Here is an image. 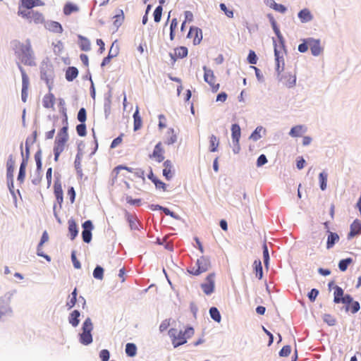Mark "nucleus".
Returning a JSON list of instances; mask_svg holds the SVG:
<instances>
[{
    "mask_svg": "<svg viewBox=\"0 0 361 361\" xmlns=\"http://www.w3.org/2000/svg\"><path fill=\"white\" fill-rule=\"evenodd\" d=\"M68 117L66 113L64 112V117L63 118V127L57 133L54 141V154L55 161L59 160L60 154L64 151L66 148V143L68 140Z\"/></svg>",
    "mask_w": 361,
    "mask_h": 361,
    "instance_id": "nucleus-1",
    "label": "nucleus"
},
{
    "mask_svg": "<svg viewBox=\"0 0 361 361\" xmlns=\"http://www.w3.org/2000/svg\"><path fill=\"white\" fill-rule=\"evenodd\" d=\"M194 332L192 327H188L184 331H178L177 329L172 328L169 331V334L171 338L173 345L176 348L185 344L187 339L193 336Z\"/></svg>",
    "mask_w": 361,
    "mask_h": 361,
    "instance_id": "nucleus-2",
    "label": "nucleus"
},
{
    "mask_svg": "<svg viewBox=\"0 0 361 361\" xmlns=\"http://www.w3.org/2000/svg\"><path fill=\"white\" fill-rule=\"evenodd\" d=\"M18 57L25 65L32 66L35 64L33 51L30 41L28 39L26 44L18 43L17 47Z\"/></svg>",
    "mask_w": 361,
    "mask_h": 361,
    "instance_id": "nucleus-3",
    "label": "nucleus"
},
{
    "mask_svg": "<svg viewBox=\"0 0 361 361\" xmlns=\"http://www.w3.org/2000/svg\"><path fill=\"white\" fill-rule=\"evenodd\" d=\"M209 259L202 256L198 259L194 266H192L188 271L192 275H200L204 272H206L210 267Z\"/></svg>",
    "mask_w": 361,
    "mask_h": 361,
    "instance_id": "nucleus-4",
    "label": "nucleus"
},
{
    "mask_svg": "<svg viewBox=\"0 0 361 361\" xmlns=\"http://www.w3.org/2000/svg\"><path fill=\"white\" fill-rule=\"evenodd\" d=\"M11 295L9 292H6L0 288V318L11 312L9 307Z\"/></svg>",
    "mask_w": 361,
    "mask_h": 361,
    "instance_id": "nucleus-5",
    "label": "nucleus"
},
{
    "mask_svg": "<svg viewBox=\"0 0 361 361\" xmlns=\"http://www.w3.org/2000/svg\"><path fill=\"white\" fill-rule=\"evenodd\" d=\"M18 14L23 18L29 20L30 23L35 24H42L44 22V18L42 13L35 11H19Z\"/></svg>",
    "mask_w": 361,
    "mask_h": 361,
    "instance_id": "nucleus-6",
    "label": "nucleus"
},
{
    "mask_svg": "<svg viewBox=\"0 0 361 361\" xmlns=\"http://www.w3.org/2000/svg\"><path fill=\"white\" fill-rule=\"evenodd\" d=\"M204 70V80L206 82H207L211 88L212 92H216L219 89V84L216 81V77L214 76L213 71L207 68L206 66L203 67Z\"/></svg>",
    "mask_w": 361,
    "mask_h": 361,
    "instance_id": "nucleus-7",
    "label": "nucleus"
},
{
    "mask_svg": "<svg viewBox=\"0 0 361 361\" xmlns=\"http://www.w3.org/2000/svg\"><path fill=\"white\" fill-rule=\"evenodd\" d=\"M164 149L161 142H159L153 149L152 154H149V158L157 163H161L164 160Z\"/></svg>",
    "mask_w": 361,
    "mask_h": 361,
    "instance_id": "nucleus-8",
    "label": "nucleus"
},
{
    "mask_svg": "<svg viewBox=\"0 0 361 361\" xmlns=\"http://www.w3.org/2000/svg\"><path fill=\"white\" fill-rule=\"evenodd\" d=\"M187 37L192 39L194 45L199 44L202 39V32L201 29L197 27H191L188 33Z\"/></svg>",
    "mask_w": 361,
    "mask_h": 361,
    "instance_id": "nucleus-9",
    "label": "nucleus"
},
{
    "mask_svg": "<svg viewBox=\"0 0 361 361\" xmlns=\"http://www.w3.org/2000/svg\"><path fill=\"white\" fill-rule=\"evenodd\" d=\"M82 240L85 243H89L92 240V230L93 229V225L92 221L90 220L85 221L82 224Z\"/></svg>",
    "mask_w": 361,
    "mask_h": 361,
    "instance_id": "nucleus-10",
    "label": "nucleus"
},
{
    "mask_svg": "<svg viewBox=\"0 0 361 361\" xmlns=\"http://www.w3.org/2000/svg\"><path fill=\"white\" fill-rule=\"evenodd\" d=\"M203 292L209 295L214 292V274H209L205 280V282L201 285Z\"/></svg>",
    "mask_w": 361,
    "mask_h": 361,
    "instance_id": "nucleus-11",
    "label": "nucleus"
},
{
    "mask_svg": "<svg viewBox=\"0 0 361 361\" xmlns=\"http://www.w3.org/2000/svg\"><path fill=\"white\" fill-rule=\"evenodd\" d=\"M20 70L22 75V94L21 97L23 102L27 101V90L29 87V78L27 75L25 70L20 66Z\"/></svg>",
    "mask_w": 361,
    "mask_h": 361,
    "instance_id": "nucleus-12",
    "label": "nucleus"
},
{
    "mask_svg": "<svg viewBox=\"0 0 361 361\" xmlns=\"http://www.w3.org/2000/svg\"><path fill=\"white\" fill-rule=\"evenodd\" d=\"M307 42L310 48L311 52L314 56H319L323 51L319 39L314 38H307Z\"/></svg>",
    "mask_w": 361,
    "mask_h": 361,
    "instance_id": "nucleus-13",
    "label": "nucleus"
},
{
    "mask_svg": "<svg viewBox=\"0 0 361 361\" xmlns=\"http://www.w3.org/2000/svg\"><path fill=\"white\" fill-rule=\"evenodd\" d=\"M164 169H163V176L167 180H170L175 174V170L173 169V165L170 160H166L164 162Z\"/></svg>",
    "mask_w": 361,
    "mask_h": 361,
    "instance_id": "nucleus-14",
    "label": "nucleus"
},
{
    "mask_svg": "<svg viewBox=\"0 0 361 361\" xmlns=\"http://www.w3.org/2000/svg\"><path fill=\"white\" fill-rule=\"evenodd\" d=\"M350 231L348 235V238L350 239L354 236L361 233V223L358 219H355L350 225Z\"/></svg>",
    "mask_w": 361,
    "mask_h": 361,
    "instance_id": "nucleus-15",
    "label": "nucleus"
},
{
    "mask_svg": "<svg viewBox=\"0 0 361 361\" xmlns=\"http://www.w3.org/2000/svg\"><path fill=\"white\" fill-rule=\"evenodd\" d=\"M178 135L173 128H169L165 135L164 143L171 145L177 142Z\"/></svg>",
    "mask_w": 361,
    "mask_h": 361,
    "instance_id": "nucleus-16",
    "label": "nucleus"
},
{
    "mask_svg": "<svg viewBox=\"0 0 361 361\" xmlns=\"http://www.w3.org/2000/svg\"><path fill=\"white\" fill-rule=\"evenodd\" d=\"M56 98L53 93L49 92L45 94L42 99V105L45 109H54Z\"/></svg>",
    "mask_w": 361,
    "mask_h": 361,
    "instance_id": "nucleus-17",
    "label": "nucleus"
},
{
    "mask_svg": "<svg viewBox=\"0 0 361 361\" xmlns=\"http://www.w3.org/2000/svg\"><path fill=\"white\" fill-rule=\"evenodd\" d=\"M22 6L26 8L25 11H31L30 9L35 6H42L44 3L41 0H21Z\"/></svg>",
    "mask_w": 361,
    "mask_h": 361,
    "instance_id": "nucleus-18",
    "label": "nucleus"
},
{
    "mask_svg": "<svg viewBox=\"0 0 361 361\" xmlns=\"http://www.w3.org/2000/svg\"><path fill=\"white\" fill-rule=\"evenodd\" d=\"M54 195L56 198L57 202L61 204L63 202V190L61 184L59 180L55 181L54 185Z\"/></svg>",
    "mask_w": 361,
    "mask_h": 361,
    "instance_id": "nucleus-19",
    "label": "nucleus"
},
{
    "mask_svg": "<svg viewBox=\"0 0 361 361\" xmlns=\"http://www.w3.org/2000/svg\"><path fill=\"white\" fill-rule=\"evenodd\" d=\"M47 29L50 32L61 34L63 31L61 25L56 21H50L47 25Z\"/></svg>",
    "mask_w": 361,
    "mask_h": 361,
    "instance_id": "nucleus-20",
    "label": "nucleus"
},
{
    "mask_svg": "<svg viewBox=\"0 0 361 361\" xmlns=\"http://www.w3.org/2000/svg\"><path fill=\"white\" fill-rule=\"evenodd\" d=\"M241 131L238 124H233L231 126V137L233 142H239Z\"/></svg>",
    "mask_w": 361,
    "mask_h": 361,
    "instance_id": "nucleus-21",
    "label": "nucleus"
},
{
    "mask_svg": "<svg viewBox=\"0 0 361 361\" xmlns=\"http://www.w3.org/2000/svg\"><path fill=\"white\" fill-rule=\"evenodd\" d=\"M133 120H134L133 129L135 131H137V130H140L142 126V118L140 116L139 109L137 107L136 108V110L133 114Z\"/></svg>",
    "mask_w": 361,
    "mask_h": 361,
    "instance_id": "nucleus-22",
    "label": "nucleus"
},
{
    "mask_svg": "<svg viewBox=\"0 0 361 361\" xmlns=\"http://www.w3.org/2000/svg\"><path fill=\"white\" fill-rule=\"evenodd\" d=\"M253 269L255 273V276L258 279H262L263 277V271L262 262L259 259H256L253 262Z\"/></svg>",
    "mask_w": 361,
    "mask_h": 361,
    "instance_id": "nucleus-23",
    "label": "nucleus"
},
{
    "mask_svg": "<svg viewBox=\"0 0 361 361\" xmlns=\"http://www.w3.org/2000/svg\"><path fill=\"white\" fill-rule=\"evenodd\" d=\"M68 231L71 235V239L73 240L77 236L78 233L77 224L73 219L68 220Z\"/></svg>",
    "mask_w": 361,
    "mask_h": 361,
    "instance_id": "nucleus-24",
    "label": "nucleus"
},
{
    "mask_svg": "<svg viewBox=\"0 0 361 361\" xmlns=\"http://www.w3.org/2000/svg\"><path fill=\"white\" fill-rule=\"evenodd\" d=\"M78 6L76 4H74L71 2L66 3L63 7V13L66 16H69L72 13L78 12Z\"/></svg>",
    "mask_w": 361,
    "mask_h": 361,
    "instance_id": "nucleus-25",
    "label": "nucleus"
},
{
    "mask_svg": "<svg viewBox=\"0 0 361 361\" xmlns=\"http://www.w3.org/2000/svg\"><path fill=\"white\" fill-rule=\"evenodd\" d=\"M298 18L302 23H307L312 20V16L308 9L305 8L299 12Z\"/></svg>",
    "mask_w": 361,
    "mask_h": 361,
    "instance_id": "nucleus-26",
    "label": "nucleus"
},
{
    "mask_svg": "<svg viewBox=\"0 0 361 361\" xmlns=\"http://www.w3.org/2000/svg\"><path fill=\"white\" fill-rule=\"evenodd\" d=\"M339 240V236L336 233L330 232L328 238H327V243H326V247L327 249L331 248L336 243H337Z\"/></svg>",
    "mask_w": 361,
    "mask_h": 361,
    "instance_id": "nucleus-27",
    "label": "nucleus"
},
{
    "mask_svg": "<svg viewBox=\"0 0 361 361\" xmlns=\"http://www.w3.org/2000/svg\"><path fill=\"white\" fill-rule=\"evenodd\" d=\"M78 75V71L75 67H68L66 71V78L68 81H73Z\"/></svg>",
    "mask_w": 361,
    "mask_h": 361,
    "instance_id": "nucleus-28",
    "label": "nucleus"
},
{
    "mask_svg": "<svg viewBox=\"0 0 361 361\" xmlns=\"http://www.w3.org/2000/svg\"><path fill=\"white\" fill-rule=\"evenodd\" d=\"M219 145V140L216 135H212L209 137V151L212 152H216L218 150Z\"/></svg>",
    "mask_w": 361,
    "mask_h": 361,
    "instance_id": "nucleus-29",
    "label": "nucleus"
},
{
    "mask_svg": "<svg viewBox=\"0 0 361 361\" xmlns=\"http://www.w3.org/2000/svg\"><path fill=\"white\" fill-rule=\"evenodd\" d=\"M305 131V128L302 125L293 127L289 133L292 137H300Z\"/></svg>",
    "mask_w": 361,
    "mask_h": 361,
    "instance_id": "nucleus-30",
    "label": "nucleus"
},
{
    "mask_svg": "<svg viewBox=\"0 0 361 361\" xmlns=\"http://www.w3.org/2000/svg\"><path fill=\"white\" fill-rule=\"evenodd\" d=\"M188 55V49L185 47H179L174 49L173 57L183 59Z\"/></svg>",
    "mask_w": 361,
    "mask_h": 361,
    "instance_id": "nucleus-31",
    "label": "nucleus"
},
{
    "mask_svg": "<svg viewBox=\"0 0 361 361\" xmlns=\"http://www.w3.org/2000/svg\"><path fill=\"white\" fill-rule=\"evenodd\" d=\"M115 19L114 21V25L117 29L118 28L124 21V13L123 10H118L117 14L114 17Z\"/></svg>",
    "mask_w": 361,
    "mask_h": 361,
    "instance_id": "nucleus-32",
    "label": "nucleus"
},
{
    "mask_svg": "<svg viewBox=\"0 0 361 361\" xmlns=\"http://www.w3.org/2000/svg\"><path fill=\"white\" fill-rule=\"evenodd\" d=\"M334 302L337 304L340 303L341 300V299L344 295L343 290L341 287L336 286L334 287Z\"/></svg>",
    "mask_w": 361,
    "mask_h": 361,
    "instance_id": "nucleus-33",
    "label": "nucleus"
},
{
    "mask_svg": "<svg viewBox=\"0 0 361 361\" xmlns=\"http://www.w3.org/2000/svg\"><path fill=\"white\" fill-rule=\"evenodd\" d=\"M80 341L84 345H88L92 342L91 333L82 331L80 335Z\"/></svg>",
    "mask_w": 361,
    "mask_h": 361,
    "instance_id": "nucleus-34",
    "label": "nucleus"
},
{
    "mask_svg": "<svg viewBox=\"0 0 361 361\" xmlns=\"http://www.w3.org/2000/svg\"><path fill=\"white\" fill-rule=\"evenodd\" d=\"M80 49L85 51H88L91 49V44L88 39L86 37H80Z\"/></svg>",
    "mask_w": 361,
    "mask_h": 361,
    "instance_id": "nucleus-35",
    "label": "nucleus"
},
{
    "mask_svg": "<svg viewBox=\"0 0 361 361\" xmlns=\"http://www.w3.org/2000/svg\"><path fill=\"white\" fill-rule=\"evenodd\" d=\"M80 312L78 310L73 311L69 317V322L73 326H77L79 324Z\"/></svg>",
    "mask_w": 361,
    "mask_h": 361,
    "instance_id": "nucleus-36",
    "label": "nucleus"
},
{
    "mask_svg": "<svg viewBox=\"0 0 361 361\" xmlns=\"http://www.w3.org/2000/svg\"><path fill=\"white\" fill-rule=\"evenodd\" d=\"M13 171H14V161L12 160L11 158L8 159L7 161V178L11 179V181L13 180Z\"/></svg>",
    "mask_w": 361,
    "mask_h": 361,
    "instance_id": "nucleus-37",
    "label": "nucleus"
},
{
    "mask_svg": "<svg viewBox=\"0 0 361 361\" xmlns=\"http://www.w3.org/2000/svg\"><path fill=\"white\" fill-rule=\"evenodd\" d=\"M328 174L325 172H322L319 175V180L320 184V188L322 190H324L326 188Z\"/></svg>",
    "mask_w": 361,
    "mask_h": 361,
    "instance_id": "nucleus-38",
    "label": "nucleus"
},
{
    "mask_svg": "<svg viewBox=\"0 0 361 361\" xmlns=\"http://www.w3.org/2000/svg\"><path fill=\"white\" fill-rule=\"evenodd\" d=\"M126 353L130 356L133 357L137 353V347L134 343H128L126 345Z\"/></svg>",
    "mask_w": 361,
    "mask_h": 361,
    "instance_id": "nucleus-39",
    "label": "nucleus"
},
{
    "mask_svg": "<svg viewBox=\"0 0 361 361\" xmlns=\"http://www.w3.org/2000/svg\"><path fill=\"white\" fill-rule=\"evenodd\" d=\"M209 314L211 317L216 322H219L221 321V314L216 307H212L209 310Z\"/></svg>",
    "mask_w": 361,
    "mask_h": 361,
    "instance_id": "nucleus-40",
    "label": "nucleus"
},
{
    "mask_svg": "<svg viewBox=\"0 0 361 361\" xmlns=\"http://www.w3.org/2000/svg\"><path fill=\"white\" fill-rule=\"evenodd\" d=\"M25 167H26V164L23 161L20 164L19 173H18V180L20 181V183L23 182L25 177Z\"/></svg>",
    "mask_w": 361,
    "mask_h": 361,
    "instance_id": "nucleus-41",
    "label": "nucleus"
},
{
    "mask_svg": "<svg viewBox=\"0 0 361 361\" xmlns=\"http://www.w3.org/2000/svg\"><path fill=\"white\" fill-rule=\"evenodd\" d=\"M353 262V259L351 258H347L345 259H342L339 262L338 267L341 271H345L348 266Z\"/></svg>",
    "mask_w": 361,
    "mask_h": 361,
    "instance_id": "nucleus-42",
    "label": "nucleus"
},
{
    "mask_svg": "<svg viewBox=\"0 0 361 361\" xmlns=\"http://www.w3.org/2000/svg\"><path fill=\"white\" fill-rule=\"evenodd\" d=\"M93 329L92 321L90 318H87L82 325V331L91 333Z\"/></svg>",
    "mask_w": 361,
    "mask_h": 361,
    "instance_id": "nucleus-43",
    "label": "nucleus"
},
{
    "mask_svg": "<svg viewBox=\"0 0 361 361\" xmlns=\"http://www.w3.org/2000/svg\"><path fill=\"white\" fill-rule=\"evenodd\" d=\"M93 276L97 279L102 280L104 277V269L100 266L96 267L93 271Z\"/></svg>",
    "mask_w": 361,
    "mask_h": 361,
    "instance_id": "nucleus-44",
    "label": "nucleus"
},
{
    "mask_svg": "<svg viewBox=\"0 0 361 361\" xmlns=\"http://www.w3.org/2000/svg\"><path fill=\"white\" fill-rule=\"evenodd\" d=\"M351 303H352V305L350 307V305L345 307V310L346 311L350 310L353 314H355L359 311L360 306L359 302L357 301L352 302Z\"/></svg>",
    "mask_w": 361,
    "mask_h": 361,
    "instance_id": "nucleus-45",
    "label": "nucleus"
},
{
    "mask_svg": "<svg viewBox=\"0 0 361 361\" xmlns=\"http://www.w3.org/2000/svg\"><path fill=\"white\" fill-rule=\"evenodd\" d=\"M113 47H114V44H112V46L109 50L108 56L104 58V59L102 62L101 66L103 67V66L109 64L111 61V59L117 55V51L115 52L114 55H111V52L112 51Z\"/></svg>",
    "mask_w": 361,
    "mask_h": 361,
    "instance_id": "nucleus-46",
    "label": "nucleus"
},
{
    "mask_svg": "<svg viewBox=\"0 0 361 361\" xmlns=\"http://www.w3.org/2000/svg\"><path fill=\"white\" fill-rule=\"evenodd\" d=\"M76 131L79 136L84 137L86 135V126L84 123H82L76 126Z\"/></svg>",
    "mask_w": 361,
    "mask_h": 361,
    "instance_id": "nucleus-47",
    "label": "nucleus"
},
{
    "mask_svg": "<svg viewBox=\"0 0 361 361\" xmlns=\"http://www.w3.org/2000/svg\"><path fill=\"white\" fill-rule=\"evenodd\" d=\"M162 6H159L156 8L154 11V20L156 23H159L161 20V13H162Z\"/></svg>",
    "mask_w": 361,
    "mask_h": 361,
    "instance_id": "nucleus-48",
    "label": "nucleus"
},
{
    "mask_svg": "<svg viewBox=\"0 0 361 361\" xmlns=\"http://www.w3.org/2000/svg\"><path fill=\"white\" fill-rule=\"evenodd\" d=\"M263 248V257H264V263L265 266H267L269 260V255L268 252V247L266 243H264L262 245Z\"/></svg>",
    "mask_w": 361,
    "mask_h": 361,
    "instance_id": "nucleus-49",
    "label": "nucleus"
},
{
    "mask_svg": "<svg viewBox=\"0 0 361 361\" xmlns=\"http://www.w3.org/2000/svg\"><path fill=\"white\" fill-rule=\"evenodd\" d=\"M324 321L329 326H334L336 324V319L329 314H325L323 317Z\"/></svg>",
    "mask_w": 361,
    "mask_h": 361,
    "instance_id": "nucleus-50",
    "label": "nucleus"
},
{
    "mask_svg": "<svg viewBox=\"0 0 361 361\" xmlns=\"http://www.w3.org/2000/svg\"><path fill=\"white\" fill-rule=\"evenodd\" d=\"M219 6H220L221 10L224 11V13H225V15L228 18H233V10L228 9L226 7V6L224 4H223V3L220 4Z\"/></svg>",
    "mask_w": 361,
    "mask_h": 361,
    "instance_id": "nucleus-51",
    "label": "nucleus"
},
{
    "mask_svg": "<svg viewBox=\"0 0 361 361\" xmlns=\"http://www.w3.org/2000/svg\"><path fill=\"white\" fill-rule=\"evenodd\" d=\"M121 170H126L128 172H132L133 169L130 168H128L127 166H116L114 171L113 173L114 174V178H116L118 177V173Z\"/></svg>",
    "mask_w": 361,
    "mask_h": 361,
    "instance_id": "nucleus-52",
    "label": "nucleus"
},
{
    "mask_svg": "<svg viewBox=\"0 0 361 361\" xmlns=\"http://www.w3.org/2000/svg\"><path fill=\"white\" fill-rule=\"evenodd\" d=\"M87 118L86 110L85 108H81L78 114V120L81 123H85Z\"/></svg>",
    "mask_w": 361,
    "mask_h": 361,
    "instance_id": "nucleus-53",
    "label": "nucleus"
},
{
    "mask_svg": "<svg viewBox=\"0 0 361 361\" xmlns=\"http://www.w3.org/2000/svg\"><path fill=\"white\" fill-rule=\"evenodd\" d=\"M153 183L155 185L157 189L162 190L163 191L166 190V185L159 179L157 178L156 180H153Z\"/></svg>",
    "mask_w": 361,
    "mask_h": 361,
    "instance_id": "nucleus-54",
    "label": "nucleus"
},
{
    "mask_svg": "<svg viewBox=\"0 0 361 361\" xmlns=\"http://www.w3.org/2000/svg\"><path fill=\"white\" fill-rule=\"evenodd\" d=\"M291 352V348L290 345L283 346L279 352V355L281 357H287Z\"/></svg>",
    "mask_w": 361,
    "mask_h": 361,
    "instance_id": "nucleus-55",
    "label": "nucleus"
},
{
    "mask_svg": "<svg viewBox=\"0 0 361 361\" xmlns=\"http://www.w3.org/2000/svg\"><path fill=\"white\" fill-rule=\"evenodd\" d=\"M262 130V127H257L250 135V139L257 140L261 137L260 132Z\"/></svg>",
    "mask_w": 361,
    "mask_h": 361,
    "instance_id": "nucleus-56",
    "label": "nucleus"
},
{
    "mask_svg": "<svg viewBox=\"0 0 361 361\" xmlns=\"http://www.w3.org/2000/svg\"><path fill=\"white\" fill-rule=\"evenodd\" d=\"M302 41L303 42L298 46V51L301 53H305L307 51L309 44L307 42V39H305Z\"/></svg>",
    "mask_w": 361,
    "mask_h": 361,
    "instance_id": "nucleus-57",
    "label": "nucleus"
},
{
    "mask_svg": "<svg viewBox=\"0 0 361 361\" xmlns=\"http://www.w3.org/2000/svg\"><path fill=\"white\" fill-rule=\"evenodd\" d=\"M247 60L250 64H256L257 63V56H256L255 51H250V53L247 56Z\"/></svg>",
    "mask_w": 361,
    "mask_h": 361,
    "instance_id": "nucleus-58",
    "label": "nucleus"
},
{
    "mask_svg": "<svg viewBox=\"0 0 361 361\" xmlns=\"http://www.w3.org/2000/svg\"><path fill=\"white\" fill-rule=\"evenodd\" d=\"M123 134H121L118 137H117L116 138H115L111 144V148H115L117 146H118L120 144H121L122 141H123Z\"/></svg>",
    "mask_w": 361,
    "mask_h": 361,
    "instance_id": "nucleus-59",
    "label": "nucleus"
},
{
    "mask_svg": "<svg viewBox=\"0 0 361 361\" xmlns=\"http://www.w3.org/2000/svg\"><path fill=\"white\" fill-rule=\"evenodd\" d=\"M99 357L102 361H108L109 359V352L108 350H102L100 351Z\"/></svg>",
    "mask_w": 361,
    "mask_h": 361,
    "instance_id": "nucleus-60",
    "label": "nucleus"
},
{
    "mask_svg": "<svg viewBox=\"0 0 361 361\" xmlns=\"http://www.w3.org/2000/svg\"><path fill=\"white\" fill-rule=\"evenodd\" d=\"M75 167L78 173L81 172V157L79 154H77L75 161H74Z\"/></svg>",
    "mask_w": 361,
    "mask_h": 361,
    "instance_id": "nucleus-61",
    "label": "nucleus"
},
{
    "mask_svg": "<svg viewBox=\"0 0 361 361\" xmlns=\"http://www.w3.org/2000/svg\"><path fill=\"white\" fill-rule=\"evenodd\" d=\"M267 162V159L264 154H261L257 160V166L260 167Z\"/></svg>",
    "mask_w": 361,
    "mask_h": 361,
    "instance_id": "nucleus-62",
    "label": "nucleus"
},
{
    "mask_svg": "<svg viewBox=\"0 0 361 361\" xmlns=\"http://www.w3.org/2000/svg\"><path fill=\"white\" fill-rule=\"evenodd\" d=\"M319 294V290L317 289L313 288L308 294V298L310 301L314 302Z\"/></svg>",
    "mask_w": 361,
    "mask_h": 361,
    "instance_id": "nucleus-63",
    "label": "nucleus"
},
{
    "mask_svg": "<svg viewBox=\"0 0 361 361\" xmlns=\"http://www.w3.org/2000/svg\"><path fill=\"white\" fill-rule=\"evenodd\" d=\"M341 302L346 305V306H349L350 304L353 302V298L350 295H345L341 299Z\"/></svg>",
    "mask_w": 361,
    "mask_h": 361,
    "instance_id": "nucleus-64",
    "label": "nucleus"
}]
</instances>
